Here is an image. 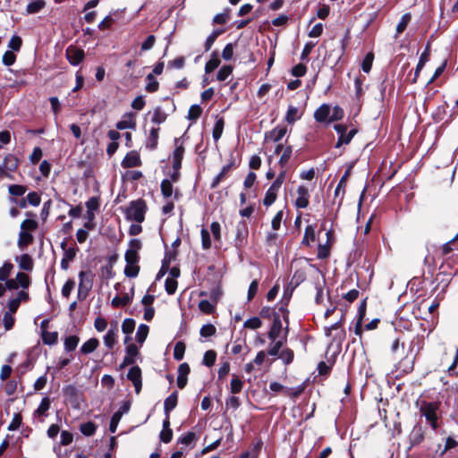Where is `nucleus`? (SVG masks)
I'll return each instance as SVG.
<instances>
[{
  "mask_svg": "<svg viewBox=\"0 0 458 458\" xmlns=\"http://www.w3.org/2000/svg\"><path fill=\"white\" fill-rule=\"evenodd\" d=\"M281 314L275 315L272 325L267 332L270 340L267 353L275 356L279 353L287 342L289 333V311L284 306L280 307Z\"/></svg>",
  "mask_w": 458,
  "mask_h": 458,
  "instance_id": "f257e3e1",
  "label": "nucleus"
},
{
  "mask_svg": "<svg viewBox=\"0 0 458 458\" xmlns=\"http://www.w3.org/2000/svg\"><path fill=\"white\" fill-rule=\"evenodd\" d=\"M440 404V402H428L425 400L417 401L416 403L420 415L426 419V421L434 430L438 428Z\"/></svg>",
  "mask_w": 458,
  "mask_h": 458,
  "instance_id": "f03ea898",
  "label": "nucleus"
},
{
  "mask_svg": "<svg viewBox=\"0 0 458 458\" xmlns=\"http://www.w3.org/2000/svg\"><path fill=\"white\" fill-rule=\"evenodd\" d=\"M147 206L144 200L137 199L131 201L126 208L125 215L127 219L133 220L138 224L142 223L145 219Z\"/></svg>",
  "mask_w": 458,
  "mask_h": 458,
  "instance_id": "7ed1b4c3",
  "label": "nucleus"
},
{
  "mask_svg": "<svg viewBox=\"0 0 458 458\" xmlns=\"http://www.w3.org/2000/svg\"><path fill=\"white\" fill-rule=\"evenodd\" d=\"M79 286L77 297L80 301L85 300L93 286L94 275L90 270L79 273Z\"/></svg>",
  "mask_w": 458,
  "mask_h": 458,
  "instance_id": "20e7f679",
  "label": "nucleus"
},
{
  "mask_svg": "<svg viewBox=\"0 0 458 458\" xmlns=\"http://www.w3.org/2000/svg\"><path fill=\"white\" fill-rule=\"evenodd\" d=\"M334 129L339 134L338 140L335 145L336 148L344 145H348L358 132V130L354 127L348 131V127L343 123L334 124Z\"/></svg>",
  "mask_w": 458,
  "mask_h": 458,
  "instance_id": "39448f33",
  "label": "nucleus"
},
{
  "mask_svg": "<svg viewBox=\"0 0 458 458\" xmlns=\"http://www.w3.org/2000/svg\"><path fill=\"white\" fill-rule=\"evenodd\" d=\"M118 336H119L118 322L113 321L110 323V327L108 328L107 332L103 336V342H104L105 346L108 350H112L118 342Z\"/></svg>",
  "mask_w": 458,
  "mask_h": 458,
  "instance_id": "423d86ee",
  "label": "nucleus"
},
{
  "mask_svg": "<svg viewBox=\"0 0 458 458\" xmlns=\"http://www.w3.org/2000/svg\"><path fill=\"white\" fill-rule=\"evenodd\" d=\"M141 248V242L138 239H132L130 241L129 249L125 252V261L128 264H138L140 257L139 250Z\"/></svg>",
  "mask_w": 458,
  "mask_h": 458,
  "instance_id": "0eeeda50",
  "label": "nucleus"
},
{
  "mask_svg": "<svg viewBox=\"0 0 458 458\" xmlns=\"http://www.w3.org/2000/svg\"><path fill=\"white\" fill-rule=\"evenodd\" d=\"M66 59L72 66H78L84 59V50L75 46H69L65 51Z\"/></svg>",
  "mask_w": 458,
  "mask_h": 458,
  "instance_id": "6e6552de",
  "label": "nucleus"
},
{
  "mask_svg": "<svg viewBox=\"0 0 458 458\" xmlns=\"http://www.w3.org/2000/svg\"><path fill=\"white\" fill-rule=\"evenodd\" d=\"M312 278H313L314 287L317 291L315 301L317 303H320L323 301V293H324V287L326 284V281H325L324 276L322 275L321 271L318 268H315Z\"/></svg>",
  "mask_w": 458,
  "mask_h": 458,
  "instance_id": "1a4fd4ad",
  "label": "nucleus"
},
{
  "mask_svg": "<svg viewBox=\"0 0 458 458\" xmlns=\"http://www.w3.org/2000/svg\"><path fill=\"white\" fill-rule=\"evenodd\" d=\"M174 147L175 148L172 155L173 169L180 170L185 149L179 139L174 140Z\"/></svg>",
  "mask_w": 458,
  "mask_h": 458,
  "instance_id": "9d476101",
  "label": "nucleus"
},
{
  "mask_svg": "<svg viewBox=\"0 0 458 458\" xmlns=\"http://www.w3.org/2000/svg\"><path fill=\"white\" fill-rule=\"evenodd\" d=\"M127 378L132 382L136 394H139L142 386L141 369L140 367H131L128 371Z\"/></svg>",
  "mask_w": 458,
  "mask_h": 458,
  "instance_id": "9b49d317",
  "label": "nucleus"
},
{
  "mask_svg": "<svg viewBox=\"0 0 458 458\" xmlns=\"http://www.w3.org/2000/svg\"><path fill=\"white\" fill-rule=\"evenodd\" d=\"M123 168H131L141 165V159L137 151H130L126 154L121 163Z\"/></svg>",
  "mask_w": 458,
  "mask_h": 458,
  "instance_id": "f8f14e48",
  "label": "nucleus"
},
{
  "mask_svg": "<svg viewBox=\"0 0 458 458\" xmlns=\"http://www.w3.org/2000/svg\"><path fill=\"white\" fill-rule=\"evenodd\" d=\"M297 195L298 196L295 200V206L298 208H306L310 203V193L308 189L303 185H300L297 189Z\"/></svg>",
  "mask_w": 458,
  "mask_h": 458,
  "instance_id": "ddd939ff",
  "label": "nucleus"
},
{
  "mask_svg": "<svg viewBox=\"0 0 458 458\" xmlns=\"http://www.w3.org/2000/svg\"><path fill=\"white\" fill-rule=\"evenodd\" d=\"M233 167H235L234 160H232L229 164L224 165L220 173L213 179L210 187L212 189L216 188L218 184L229 175Z\"/></svg>",
  "mask_w": 458,
  "mask_h": 458,
  "instance_id": "4468645a",
  "label": "nucleus"
},
{
  "mask_svg": "<svg viewBox=\"0 0 458 458\" xmlns=\"http://www.w3.org/2000/svg\"><path fill=\"white\" fill-rule=\"evenodd\" d=\"M286 132L287 128L285 125H277L276 128L266 133L265 139L266 140L277 142L283 139Z\"/></svg>",
  "mask_w": 458,
  "mask_h": 458,
  "instance_id": "2eb2a0df",
  "label": "nucleus"
},
{
  "mask_svg": "<svg viewBox=\"0 0 458 458\" xmlns=\"http://www.w3.org/2000/svg\"><path fill=\"white\" fill-rule=\"evenodd\" d=\"M190 366L188 363L183 362L179 365L178 367V377H177V386L180 389H182L185 387L187 384V377L190 373Z\"/></svg>",
  "mask_w": 458,
  "mask_h": 458,
  "instance_id": "dca6fc26",
  "label": "nucleus"
},
{
  "mask_svg": "<svg viewBox=\"0 0 458 458\" xmlns=\"http://www.w3.org/2000/svg\"><path fill=\"white\" fill-rule=\"evenodd\" d=\"M178 394L177 392L172 393L167 396L164 402V411L165 416H169L171 411H173L177 405Z\"/></svg>",
  "mask_w": 458,
  "mask_h": 458,
  "instance_id": "f3484780",
  "label": "nucleus"
},
{
  "mask_svg": "<svg viewBox=\"0 0 458 458\" xmlns=\"http://www.w3.org/2000/svg\"><path fill=\"white\" fill-rule=\"evenodd\" d=\"M198 439V436L195 432H188L185 435L182 436L177 443L181 444L184 446L193 448L195 446V443Z\"/></svg>",
  "mask_w": 458,
  "mask_h": 458,
  "instance_id": "a211bd4d",
  "label": "nucleus"
},
{
  "mask_svg": "<svg viewBox=\"0 0 458 458\" xmlns=\"http://www.w3.org/2000/svg\"><path fill=\"white\" fill-rule=\"evenodd\" d=\"M46 6L45 0H30L26 6L27 14H35L39 13Z\"/></svg>",
  "mask_w": 458,
  "mask_h": 458,
  "instance_id": "6ab92c4d",
  "label": "nucleus"
},
{
  "mask_svg": "<svg viewBox=\"0 0 458 458\" xmlns=\"http://www.w3.org/2000/svg\"><path fill=\"white\" fill-rule=\"evenodd\" d=\"M158 131H159V127L157 126H153L150 128L149 130V135L147 139V141H146V147L150 148V149H155L157 146V141H158Z\"/></svg>",
  "mask_w": 458,
  "mask_h": 458,
  "instance_id": "aec40b11",
  "label": "nucleus"
},
{
  "mask_svg": "<svg viewBox=\"0 0 458 458\" xmlns=\"http://www.w3.org/2000/svg\"><path fill=\"white\" fill-rule=\"evenodd\" d=\"M225 31V29H215L206 38L204 48L205 52H208L212 47L213 44L215 43L216 39L224 32Z\"/></svg>",
  "mask_w": 458,
  "mask_h": 458,
  "instance_id": "412c9836",
  "label": "nucleus"
},
{
  "mask_svg": "<svg viewBox=\"0 0 458 458\" xmlns=\"http://www.w3.org/2000/svg\"><path fill=\"white\" fill-rule=\"evenodd\" d=\"M220 63L221 62L219 59L218 53L216 51H214L211 54L209 60L205 64V72L206 73L212 72L214 70H216L219 66Z\"/></svg>",
  "mask_w": 458,
  "mask_h": 458,
  "instance_id": "4be33fe9",
  "label": "nucleus"
},
{
  "mask_svg": "<svg viewBox=\"0 0 458 458\" xmlns=\"http://www.w3.org/2000/svg\"><path fill=\"white\" fill-rule=\"evenodd\" d=\"M99 345V341L97 338H90L86 341L81 347L80 352L82 354H89L93 352Z\"/></svg>",
  "mask_w": 458,
  "mask_h": 458,
  "instance_id": "5701e85b",
  "label": "nucleus"
},
{
  "mask_svg": "<svg viewBox=\"0 0 458 458\" xmlns=\"http://www.w3.org/2000/svg\"><path fill=\"white\" fill-rule=\"evenodd\" d=\"M428 56H429V46L428 44L424 52L420 55V58H419V62H418V64L416 65V69H415V77L413 79V81H416V78H417L419 72L422 70L425 64L428 61Z\"/></svg>",
  "mask_w": 458,
  "mask_h": 458,
  "instance_id": "b1692460",
  "label": "nucleus"
},
{
  "mask_svg": "<svg viewBox=\"0 0 458 458\" xmlns=\"http://www.w3.org/2000/svg\"><path fill=\"white\" fill-rule=\"evenodd\" d=\"M61 248L64 250V255H63L64 259L72 261L75 259L77 250H78L76 248L67 247V243L65 241H63L61 242Z\"/></svg>",
  "mask_w": 458,
  "mask_h": 458,
  "instance_id": "393cba45",
  "label": "nucleus"
},
{
  "mask_svg": "<svg viewBox=\"0 0 458 458\" xmlns=\"http://www.w3.org/2000/svg\"><path fill=\"white\" fill-rule=\"evenodd\" d=\"M278 191V189L270 186L265 194L263 204L267 207L271 206L276 199Z\"/></svg>",
  "mask_w": 458,
  "mask_h": 458,
  "instance_id": "a878e982",
  "label": "nucleus"
},
{
  "mask_svg": "<svg viewBox=\"0 0 458 458\" xmlns=\"http://www.w3.org/2000/svg\"><path fill=\"white\" fill-rule=\"evenodd\" d=\"M244 386V382L235 374L233 375V377L230 382V392L233 394L240 393Z\"/></svg>",
  "mask_w": 458,
  "mask_h": 458,
  "instance_id": "bb28decb",
  "label": "nucleus"
},
{
  "mask_svg": "<svg viewBox=\"0 0 458 458\" xmlns=\"http://www.w3.org/2000/svg\"><path fill=\"white\" fill-rule=\"evenodd\" d=\"M424 439V433L420 427L414 428L410 436L411 445H419Z\"/></svg>",
  "mask_w": 458,
  "mask_h": 458,
  "instance_id": "cd10ccee",
  "label": "nucleus"
},
{
  "mask_svg": "<svg viewBox=\"0 0 458 458\" xmlns=\"http://www.w3.org/2000/svg\"><path fill=\"white\" fill-rule=\"evenodd\" d=\"M306 279V272L303 269H297L290 282V285L293 288H296Z\"/></svg>",
  "mask_w": 458,
  "mask_h": 458,
  "instance_id": "c85d7f7f",
  "label": "nucleus"
},
{
  "mask_svg": "<svg viewBox=\"0 0 458 458\" xmlns=\"http://www.w3.org/2000/svg\"><path fill=\"white\" fill-rule=\"evenodd\" d=\"M276 356L285 365H288L293 362V358H294V352L293 350H291L289 348H285V349H283L281 352L279 351V353Z\"/></svg>",
  "mask_w": 458,
  "mask_h": 458,
  "instance_id": "c756f323",
  "label": "nucleus"
},
{
  "mask_svg": "<svg viewBox=\"0 0 458 458\" xmlns=\"http://www.w3.org/2000/svg\"><path fill=\"white\" fill-rule=\"evenodd\" d=\"M27 191V187L20 184H12L8 187L10 198L21 197Z\"/></svg>",
  "mask_w": 458,
  "mask_h": 458,
  "instance_id": "7c9ffc66",
  "label": "nucleus"
},
{
  "mask_svg": "<svg viewBox=\"0 0 458 458\" xmlns=\"http://www.w3.org/2000/svg\"><path fill=\"white\" fill-rule=\"evenodd\" d=\"M58 340V333L57 332H48L47 330H43L42 332V341L45 344L53 345L57 343Z\"/></svg>",
  "mask_w": 458,
  "mask_h": 458,
  "instance_id": "2f4dec72",
  "label": "nucleus"
},
{
  "mask_svg": "<svg viewBox=\"0 0 458 458\" xmlns=\"http://www.w3.org/2000/svg\"><path fill=\"white\" fill-rule=\"evenodd\" d=\"M19 266L21 269L30 271L33 268V260L28 254H23L19 259Z\"/></svg>",
  "mask_w": 458,
  "mask_h": 458,
  "instance_id": "473e14b6",
  "label": "nucleus"
},
{
  "mask_svg": "<svg viewBox=\"0 0 458 458\" xmlns=\"http://www.w3.org/2000/svg\"><path fill=\"white\" fill-rule=\"evenodd\" d=\"M80 339L77 335H70L64 339V350L66 352H72L76 349Z\"/></svg>",
  "mask_w": 458,
  "mask_h": 458,
  "instance_id": "72a5a7b5",
  "label": "nucleus"
},
{
  "mask_svg": "<svg viewBox=\"0 0 458 458\" xmlns=\"http://www.w3.org/2000/svg\"><path fill=\"white\" fill-rule=\"evenodd\" d=\"M146 80H147V84L145 86V89L148 91V92H155L158 89V81H157V79L155 78V76L153 75V73H148L146 77Z\"/></svg>",
  "mask_w": 458,
  "mask_h": 458,
  "instance_id": "f704fd0d",
  "label": "nucleus"
},
{
  "mask_svg": "<svg viewBox=\"0 0 458 458\" xmlns=\"http://www.w3.org/2000/svg\"><path fill=\"white\" fill-rule=\"evenodd\" d=\"M373 61H374V54L372 52L367 53L362 60V63H361V70L365 73H369L370 72V70L372 68Z\"/></svg>",
  "mask_w": 458,
  "mask_h": 458,
  "instance_id": "c9c22d12",
  "label": "nucleus"
},
{
  "mask_svg": "<svg viewBox=\"0 0 458 458\" xmlns=\"http://www.w3.org/2000/svg\"><path fill=\"white\" fill-rule=\"evenodd\" d=\"M225 126V122L222 117H220L215 123V126L213 128L212 136L215 141H218V140L221 138L223 130Z\"/></svg>",
  "mask_w": 458,
  "mask_h": 458,
  "instance_id": "e433bc0d",
  "label": "nucleus"
},
{
  "mask_svg": "<svg viewBox=\"0 0 458 458\" xmlns=\"http://www.w3.org/2000/svg\"><path fill=\"white\" fill-rule=\"evenodd\" d=\"M457 445H458V442L455 439H454L453 437H448L445 439V444L444 448L440 449L441 446L439 445L438 449L436 452L438 453L439 456H443L448 450L454 448Z\"/></svg>",
  "mask_w": 458,
  "mask_h": 458,
  "instance_id": "4c0bfd02",
  "label": "nucleus"
},
{
  "mask_svg": "<svg viewBox=\"0 0 458 458\" xmlns=\"http://www.w3.org/2000/svg\"><path fill=\"white\" fill-rule=\"evenodd\" d=\"M293 154V148L292 146L288 145L284 148L283 153L279 159V165L282 168H284L287 163L289 162L291 157Z\"/></svg>",
  "mask_w": 458,
  "mask_h": 458,
  "instance_id": "58836bf2",
  "label": "nucleus"
},
{
  "mask_svg": "<svg viewBox=\"0 0 458 458\" xmlns=\"http://www.w3.org/2000/svg\"><path fill=\"white\" fill-rule=\"evenodd\" d=\"M148 327L145 324H140L136 332V340L140 344L144 343L148 334Z\"/></svg>",
  "mask_w": 458,
  "mask_h": 458,
  "instance_id": "ea45409f",
  "label": "nucleus"
},
{
  "mask_svg": "<svg viewBox=\"0 0 458 458\" xmlns=\"http://www.w3.org/2000/svg\"><path fill=\"white\" fill-rule=\"evenodd\" d=\"M314 240H315V226L312 225H309L305 228V233H304V236L301 241V243L304 245H309L310 241H314Z\"/></svg>",
  "mask_w": 458,
  "mask_h": 458,
  "instance_id": "a19ab883",
  "label": "nucleus"
},
{
  "mask_svg": "<svg viewBox=\"0 0 458 458\" xmlns=\"http://www.w3.org/2000/svg\"><path fill=\"white\" fill-rule=\"evenodd\" d=\"M131 301V298L128 294H125L122 297H120V296L114 297L111 301V304L113 307L118 308V307L126 306Z\"/></svg>",
  "mask_w": 458,
  "mask_h": 458,
  "instance_id": "79ce46f5",
  "label": "nucleus"
},
{
  "mask_svg": "<svg viewBox=\"0 0 458 458\" xmlns=\"http://www.w3.org/2000/svg\"><path fill=\"white\" fill-rule=\"evenodd\" d=\"M411 13H406L402 15V17L396 26V33L397 34H401L402 32H403L405 30L408 23L411 21Z\"/></svg>",
  "mask_w": 458,
  "mask_h": 458,
  "instance_id": "37998d69",
  "label": "nucleus"
},
{
  "mask_svg": "<svg viewBox=\"0 0 458 458\" xmlns=\"http://www.w3.org/2000/svg\"><path fill=\"white\" fill-rule=\"evenodd\" d=\"M349 176V170H347L344 174L340 179L335 190V198H337L339 195L344 194V188L346 185V181Z\"/></svg>",
  "mask_w": 458,
  "mask_h": 458,
  "instance_id": "c03bdc74",
  "label": "nucleus"
},
{
  "mask_svg": "<svg viewBox=\"0 0 458 458\" xmlns=\"http://www.w3.org/2000/svg\"><path fill=\"white\" fill-rule=\"evenodd\" d=\"M233 72V67L231 65L222 66L216 74V80L219 81H225Z\"/></svg>",
  "mask_w": 458,
  "mask_h": 458,
  "instance_id": "a18cd8bd",
  "label": "nucleus"
},
{
  "mask_svg": "<svg viewBox=\"0 0 458 458\" xmlns=\"http://www.w3.org/2000/svg\"><path fill=\"white\" fill-rule=\"evenodd\" d=\"M14 314L5 311L3 316V325L6 331L11 330L14 326Z\"/></svg>",
  "mask_w": 458,
  "mask_h": 458,
  "instance_id": "49530a36",
  "label": "nucleus"
},
{
  "mask_svg": "<svg viewBox=\"0 0 458 458\" xmlns=\"http://www.w3.org/2000/svg\"><path fill=\"white\" fill-rule=\"evenodd\" d=\"M216 360V352L213 350L207 351L203 356V364L207 367H212Z\"/></svg>",
  "mask_w": 458,
  "mask_h": 458,
  "instance_id": "de8ad7c7",
  "label": "nucleus"
},
{
  "mask_svg": "<svg viewBox=\"0 0 458 458\" xmlns=\"http://www.w3.org/2000/svg\"><path fill=\"white\" fill-rule=\"evenodd\" d=\"M4 164L6 170L13 172L18 166V159L13 155H8L4 157Z\"/></svg>",
  "mask_w": 458,
  "mask_h": 458,
  "instance_id": "09e8293b",
  "label": "nucleus"
},
{
  "mask_svg": "<svg viewBox=\"0 0 458 458\" xmlns=\"http://www.w3.org/2000/svg\"><path fill=\"white\" fill-rule=\"evenodd\" d=\"M135 320L132 318H125L122 323V331L125 335H131L135 329Z\"/></svg>",
  "mask_w": 458,
  "mask_h": 458,
  "instance_id": "8fccbe9b",
  "label": "nucleus"
},
{
  "mask_svg": "<svg viewBox=\"0 0 458 458\" xmlns=\"http://www.w3.org/2000/svg\"><path fill=\"white\" fill-rule=\"evenodd\" d=\"M185 352V344L182 342H177L174 349V358L176 360H182Z\"/></svg>",
  "mask_w": 458,
  "mask_h": 458,
  "instance_id": "3c124183",
  "label": "nucleus"
},
{
  "mask_svg": "<svg viewBox=\"0 0 458 458\" xmlns=\"http://www.w3.org/2000/svg\"><path fill=\"white\" fill-rule=\"evenodd\" d=\"M38 228V222L33 218H28L22 221L21 230L25 232H32Z\"/></svg>",
  "mask_w": 458,
  "mask_h": 458,
  "instance_id": "603ef678",
  "label": "nucleus"
},
{
  "mask_svg": "<svg viewBox=\"0 0 458 458\" xmlns=\"http://www.w3.org/2000/svg\"><path fill=\"white\" fill-rule=\"evenodd\" d=\"M161 192L165 198H169L173 194V185L170 180L165 179L161 182Z\"/></svg>",
  "mask_w": 458,
  "mask_h": 458,
  "instance_id": "864d4df0",
  "label": "nucleus"
},
{
  "mask_svg": "<svg viewBox=\"0 0 458 458\" xmlns=\"http://www.w3.org/2000/svg\"><path fill=\"white\" fill-rule=\"evenodd\" d=\"M80 429H81V432L84 435V436H92L94 435L96 429H97V427L96 425L91 422V421H89V422H86V423H83L81 425L80 427Z\"/></svg>",
  "mask_w": 458,
  "mask_h": 458,
  "instance_id": "5fc2aeb1",
  "label": "nucleus"
},
{
  "mask_svg": "<svg viewBox=\"0 0 458 458\" xmlns=\"http://www.w3.org/2000/svg\"><path fill=\"white\" fill-rule=\"evenodd\" d=\"M140 272V267L138 264H128L126 263V266L124 267V274L127 277H136Z\"/></svg>",
  "mask_w": 458,
  "mask_h": 458,
  "instance_id": "6e6d98bb",
  "label": "nucleus"
},
{
  "mask_svg": "<svg viewBox=\"0 0 458 458\" xmlns=\"http://www.w3.org/2000/svg\"><path fill=\"white\" fill-rule=\"evenodd\" d=\"M13 266L10 262H4V265L0 267V281H6L9 277Z\"/></svg>",
  "mask_w": 458,
  "mask_h": 458,
  "instance_id": "4d7b16f0",
  "label": "nucleus"
},
{
  "mask_svg": "<svg viewBox=\"0 0 458 458\" xmlns=\"http://www.w3.org/2000/svg\"><path fill=\"white\" fill-rule=\"evenodd\" d=\"M201 234V244L204 250H208L211 247L210 233L206 228H202L200 231Z\"/></svg>",
  "mask_w": 458,
  "mask_h": 458,
  "instance_id": "13d9d810",
  "label": "nucleus"
},
{
  "mask_svg": "<svg viewBox=\"0 0 458 458\" xmlns=\"http://www.w3.org/2000/svg\"><path fill=\"white\" fill-rule=\"evenodd\" d=\"M261 325L262 322L259 318L252 317L244 322L243 327L250 329H258Z\"/></svg>",
  "mask_w": 458,
  "mask_h": 458,
  "instance_id": "bf43d9fd",
  "label": "nucleus"
},
{
  "mask_svg": "<svg viewBox=\"0 0 458 458\" xmlns=\"http://www.w3.org/2000/svg\"><path fill=\"white\" fill-rule=\"evenodd\" d=\"M199 309L206 314H211L215 310V304L208 300H203L199 301Z\"/></svg>",
  "mask_w": 458,
  "mask_h": 458,
  "instance_id": "052dcab7",
  "label": "nucleus"
},
{
  "mask_svg": "<svg viewBox=\"0 0 458 458\" xmlns=\"http://www.w3.org/2000/svg\"><path fill=\"white\" fill-rule=\"evenodd\" d=\"M50 407V400L48 397H44L41 400V403L38 409L36 410V413L39 416L46 415V412L48 411Z\"/></svg>",
  "mask_w": 458,
  "mask_h": 458,
  "instance_id": "680f3d73",
  "label": "nucleus"
},
{
  "mask_svg": "<svg viewBox=\"0 0 458 458\" xmlns=\"http://www.w3.org/2000/svg\"><path fill=\"white\" fill-rule=\"evenodd\" d=\"M33 241V236L30 232L21 230L19 233V245H28Z\"/></svg>",
  "mask_w": 458,
  "mask_h": 458,
  "instance_id": "e2e57ef3",
  "label": "nucleus"
},
{
  "mask_svg": "<svg viewBox=\"0 0 458 458\" xmlns=\"http://www.w3.org/2000/svg\"><path fill=\"white\" fill-rule=\"evenodd\" d=\"M21 45H22V40H21V37H19L17 35H13L8 43V47L12 49V52L19 51L21 49Z\"/></svg>",
  "mask_w": 458,
  "mask_h": 458,
  "instance_id": "0e129e2a",
  "label": "nucleus"
},
{
  "mask_svg": "<svg viewBox=\"0 0 458 458\" xmlns=\"http://www.w3.org/2000/svg\"><path fill=\"white\" fill-rule=\"evenodd\" d=\"M234 242L237 248H242L246 242V233L240 228V225L237 226Z\"/></svg>",
  "mask_w": 458,
  "mask_h": 458,
  "instance_id": "69168bd1",
  "label": "nucleus"
},
{
  "mask_svg": "<svg viewBox=\"0 0 458 458\" xmlns=\"http://www.w3.org/2000/svg\"><path fill=\"white\" fill-rule=\"evenodd\" d=\"M216 329L212 324H206L200 328L199 334L203 337L212 336L216 334Z\"/></svg>",
  "mask_w": 458,
  "mask_h": 458,
  "instance_id": "338daca9",
  "label": "nucleus"
},
{
  "mask_svg": "<svg viewBox=\"0 0 458 458\" xmlns=\"http://www.w3.org/2000/svg\"><path fill=\"white\" fill-rule=\"evenodd\" d=\"M177 281L174 278H166L165 282V291L168 294H174L177 289Z\"/></svg>",
  "mask_w": 458,
  "mask_h": 458,
  "instance_id": "774afa93",
  "label": "nucleus"
}]
</instances>
